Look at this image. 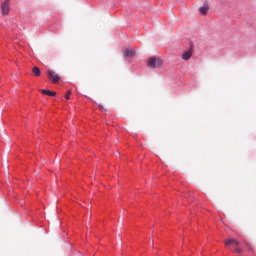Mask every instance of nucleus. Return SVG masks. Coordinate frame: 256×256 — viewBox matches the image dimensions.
<instances>
[{"instance_id": "f257e3e1", "label": "nucleus", "mask_w": 256, "mask_h": 256, "mask_svg": "<svg viewBox=\"0 0 256 256\" xmlns=\"http://www.w3.org/2000/svg\"><path fill=\"white\" fill-rule=\"evenodd\" d=\"M147 65L151 69H157V67H161L163 65V60L157 57H151L148 59Z\"/></svg>"}, {"instance_id": "f03ea898", "label": "nucleus", "mask_w": 256, "mask_h": 256, "mask_svg": "<svg viewBox=\"0 0 256 256\" xmlns=\"http://www.w3.org/2000/svg\"><path fill=\"white\" fill-rule=\"evenodd\" d=\"M47 73L52 83H57L58 81H60L61 77L59 76V74L55 73V71L48 69Z\"/></svg>"}, {"instance_id": "7ed1b4c3", "label": "nucleus", "mask_w": 256, "mask_h": 256, "mask_svg": "<svg viewBox=\"0 0 256 256\" xmlns=\"http://www.w3.org/2000/svg\"><path fill=\"white\" fill-rule=\"evenodd\" d=\"M224 244H225L226 247H230V245H232L234 247V249H235V247H239V241H237L234 238L227 239L224 242Z\"/></svg>"}, {"instance_id": "20e7f679", "label": "nucleus", "mask_w": 256, "mask_h": 256, "mask_svg": "<svg viewBox=\"0 0 256 256\" xmlns=\"http://www.w3.org/2000/svg\"><path fill=\"white\" fill-rule=\"evenodd\" d=\"M1 11L3 15H9V0H6L2 6Z\"/></svg>"}, {"instance_id": "39448f33", "label": "nucleus", "mask_w": 256, "mask_h": 256, "mask_svg": "<svg viewBox=\"0 0 256 256\" xmlns=\"http://www.w3.org/2000/svg\"><path fill=\"white\" fill-rule=\"evenodd\" d=\"M191 57H193V52L191 50L182 54V59L184 61H189V59H191Z\"/></svg>"}, {"instance_id": "423d86ee", "label": "nucleus", "mask_w": 256, "mask_h": 256, "mask_svg": "<svg viewBox=\"0 0 256 256\" xmlns=\"http://www.w3.org/2000/svg\"><path fill=\"white\" fill-rule=\"evenodd\" d=\"M40 92L43 94V95H48L49 97H55V95H57V93L51 91V90H45V89H42L40 90Z\"/></svg>"}, {"instance_id": "0eeeda50", "label": "nucleus", "mask_w": 256, "mask_h": 256, "mask_svg": "<svg viewBox=\"0 0 256 256\" xmlns=\"http://www.w3.org/2000/svg\"><path fill=\"white\" fill-rule=\"evenodd\" d=\"M133 56H135V51L133 49L129 48L124 51V57H133Z\"/></svg>"}, {"instance_id": "6e6552de", "label": "nucleus", "mask_w": 256, "mask_h": 256, "mask_svg": "<svg viewBox=\"0 0 256 256\" xmlns=\"http://www.w3.org/2000/svg\"><path fill=\"white\" fill-rule=\"evenodd\" d=\"M32 73L33 75H35V77H40L41 76V69H39V67L34 66L32 68Z\"/></svg>"}, {"instance_id": "1a4fd4ad", "label": "nucleus", "mask_w": 256, "mask_h": 256, "mask_svg": "<svg viewBox=\"0 0 256 256\" xmlns=\"http://www.w3.org/2000/svg\"><path fill=\"white\" fill-rule=\"evenodd\" d=\"M199 11L201 15H207V12L209 11V6L207 5L202 6L199 8Z\"/></svg>"}, {"instance_id": "9d476101", "label": "nucleus", "mask_w": 256, "mask_h": 256, "mask_svg": "<svg viewBox=\"0 0 256 256\" xmlns=\"http://www.w3.org/2000/svg\"><path fill=\"white\" fill-rule=\"evenodd\" d=\"M232 251H233V253H238L239 255H241V253H243V250L241 248H239V246H236Z\"/></svg>"}, {"instance_id": "9b49d317", "label": "nucleus", "mask_w": 256, "mask_h": 256, "mask_svg": "<svg viewBox=\"0 0 256 256\" xmlns=\"http://www.w3.org/2000/svg\"><path fill=\"white\" fill-rule=\"evenodd\" d=\"M70 96H71V90H68V92H67L66 95H65V99H66L67 101H69Z\"/></svg>"}, {"instance_id": "f8f14e48", "label": "nucleus", "mask_w": 256, "mask_h": 256, "mask_svg": "<svg viewBox=\"0 0 256 256\" xmlns=\"http://www.w3.org/2000/svg\"><path fill=\"white\" fill-rule=\"evenodd\" d=\"M245 245H246V247H248V249H249L250 251H253V248L251 247V244L245 242Z\"/></svg>"}, {"instance_id": "ddd939ff", "label": "nucleus", "mask_w": 256, "mask_h": 256, "mask_svg": "<svg viewBox=\"0 0 256 256\" xmlns=\"http://www.w3.org/2000/svg\"><path fill=\"white\" fill-rule=\"evenodd\" d=\"M98 107H99V109H103V105H99Z\"/></svg>"}]
</instances>
